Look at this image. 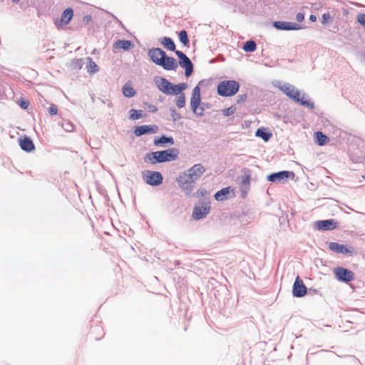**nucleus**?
I'll list each match as a JSON object with an SVG mask.
<instances>
[{
    "label": "nucleus",
    "instance_id": "nucleus-35",
    "mask_svg": "<svg viewBox=\"0 0 365 365\" xmlns=\"http://www.w3.org/2000/svg\"><path fill=\"white\" fill-rule=\"evenodd\" d=\"M357 21L365 28V14H359L357 16Z\"/></svg>",
    "mask_w": 365,
    "mask_h": 365
},
{
    "label": "nucleus",
    "instance_id": "nucleus-26",
    "mask_svg": "<svg viewBox=\"0 0 365 365\" xmlns=\"http://www.w3.org/2000/svg\"><path fill=\"white\" fill-rule=\"evenodd\" d=\"M96 63L91 58H88L87 71L90 73H93L98 71Z\"/></svg>",
    "mask_w": 365,
    "mask_h": 365
},
{
    "label": "nucleus",
    "instance_id": "nucleus-16",
    "mask_svg": "<svg viewBox=\"0 0 365 365\" xmlns=\"http://www.w3.org/2000/svg\"><path fill=\"white\" fill-rule=\"evenodd\" d=\"M158 130V127L156 125H140L137 126L135 128L134 133L136 136H140L143 134L153 133H155Z\"/></svg>",
    "mask_w": 365,
    "mask_h": 365
},
{
    "label": "nucleus",
    "instance_id": "nucleus-3",
    "mask_svg": "<svg viewBox=\"0 0 365 365\" xmlns=\"http://www.w3.org/2000/svg\"><path fill=\"white\" fill-rule=\"evenodd\" d=\"M205 172V168L202 164H195L180 176V187L185 189V184H192L199 179Z\"/></svg>",
    "mask_w": 365,
    "mask_h": 365
},
{
    "label": "nucleus",
    "instance_id": "nucleus-13",
    "mask_svg": "<svg viewBox=\"0 0 365 365\" xmlns=\"http://www.w3.org/2000/svg\"><path fill=\"white\" fill-rule=\"evenodd\" d=\"M210 206H195L193 208L192 216L195 220H198L205 217L210 212Z\"/></svg>",
    "mask_w": 365,
    "mask_h": 365
},
{
    "label": "nucleus",
    "instance_id": "nucleus-31",
    "mask_svg": "<svg viewBox=\"0 0 365 365\" xmlns=\"http://www.w3.org/2000/svg\"><path fill=\"white\" fill-rule=\"evenodd\" d=\"M179 38L183 45L187 46L188 44L189 39L187 37V34L185 31L183 30L179 33Z\"/></svg>",
    "mask_w": 365,
    "mask_h": 365
},
{
    "label": "nucleus",
    "instance_id": "nucleus-38",
    "mask_svg": "<svg viewBox=\"0 0 365 365\" xmlns=\"http://www.w3.org/2000/svg\"><path fill=\"white\" fill-rule=\"evenodd\" d=\"M19 105L22 108L26 109L29 106V102L27 100H21Z\"/></svg>",
    "mask_w": 365,
    "mask_h": 365
},
{
    "label": "nucleus",
    "instance_id": "nucleus-25",
    "mask_svg": "<svg viewBox=\"0 0 365 365\" xmlns=\"http://www.w3.org/2000/svg\"><path fill=\"white\" fill-rule=\"evenodd\" d=\"M314 137L317 143L319 145H324L327 142L329 141V138L320 131L316 132L314 133Z\"/></svg>",
    "mask_w": 365,
    "mask_h": 365
},
{
    "label": "nucleus",
    "instance_id": "nucleus-12",
    "mask_svg": "<svg viewBox=\"0 0 365 365\" xmlns=\"http://www.w3.org/2000/svg\"><path fill=\"white\" fill-rule=\"evenodd\" d=\"M290 175L294 176V173L289 171H281L269 175L267 179L271 182H282L287 181Z\"/></svg>",
    "mask_w": 365,
    "mask_h": 365
},
{
    "label": "nucleus",
    "instance_id": "nucleus-7",
    "mask_svg": "<svg viewBox=\"0 0 365 365\" xmlns=\"http://www.w3.org/2000/svg\"><path fill=\"white\" fill-rule=\"evenodd\" d=\"M175 54L179 58V65L185 69V76L189 77L193 71V65L190 59L182 51H176Z\"/></svg>",
    "mask_w": 365,
    "mask_h": 365
},
{
    "label": "nucleus",
    "instance_id": "nucleus-4",
    "mask_svg": "<svg viewBox=\"0 0 365 365\" xmlns=\"http://www.w3.org/2000/svg\"><path fill=\"white\" fill-rule=\"evenodd\" d=\"M279 89L288 97L297 103H299L302 106L307 107H314V104L308 100L304 99V96H301L299 91L290 84H284L279 87Z\"/></svg>",
    "mask_w": 365,
    "mask_h": 365
},
{
    "label": "nucleus",
    "instance_id": "nucleus-44",
    "mask_svg": "<svg viewBox=\"0 0 365 365\" xmlns=\"http://www.w3.org/2000/svg\"><path fill=\"white\" fill-rule=\"evenodd\" d=\"M98 330L100 332L103 333V331H102V329H101V328H98Z\"/></svg>",
    "mask_w": 365,
    "mask_h": 365
},
{
    "label": "nucleus",
    "instance_id": "nucleus-27",
    "mask_svg": "<svg viewBox=\"0 0 365 365\" xmlns=\"http://www.w3.org/2000/svg\"><path fill=\"white\" fill-rule=\"evenodd\" d=\"M154 143L155 145L164 144V143H169L170 145H173L174 140L172 137L168 138V137H165V136H162L161 138H160L158 139H155Z\"/></svg>",
    "mask_w": 365,
    "mask_h": 365
},
{
    "label": "nucleus",
    "instance_id": "nucleus-2",
    "mask_svg": "<svg viewBox=\"0 0 365 365\" xmlns=\"http://www.w3.org/2000/svg\"><path fill=\"white\" fill-rule=\"evenodd\" d=\"M178 151L177 149L170 148L165 150L148 153L145 157V161L152 164L166 161H173L178 158Z\"/></svg>",
    "mask_w": 365,
    "mask_h": 365
},
{
    "label": "nucleus",
    "instance_id": "nucleus-10",
    "mask_svg": "<svg viewBox=\"0 0 365 365\" xmlns=\"http://www.w3.org/2000/svg\"><path fill=\"white\" fill-rule=\"evenodd\" d=\"M329 248L330 250L337 254L351 255L354 252V249L353 247L341 245L338 242H329Z\"/></svg>",
    "mask_w": 365,
    "mask_h": 365
},
{
    "label": "nucleus",
    "instance_id": "nucleus-18",
    "mask_svg": "<svg viewBox=\"0 0 365 365\" xmlns=\"http://www.w3.org/2000/svg\"><path fill=\"white\" fill-rule=\"evenodd\" d=\"M19 145L23 150L26 152H31L34 150L35 146L32 140L28 138L24 137V138L19 139Z\"/></svg>",
    "mask_w": 365,
    "mask_h": 365
},
{
    "label": "nucleus",
    "instance_id": "nucleus-14",
    "mask_svg": "<svg viewBox=\"0 0 365 365\" xmlns=\"http://www.w3.org/2000/svg\"><path fill=\"white\" fill-rule=\"evenodd\" d=\"M273 26L279 30H297L300 26L294 22L278 21L273 24Z\"/></svg>",
    "mask_w": 365,
    "mask_h": 365
},
{
    "label": "nucleus",
    "instance_id": "nucleus-39",
    "mask_svg": "<svg viewBox=\"0 0 365 365\" xmlns=\"http://www.w3.org/2000/svg\"><path fill=\"white\" fill-rule=\"evenodd\" d=\"M250 175H245L242 178V183L244 185H250Z\"/></svg>",
    "mask_w": 365,
    "mask_h": 365
},
{
    "label": "nucleus",
    "instance_id": "nucleus-30",
    "mask_svg": "<svg viewBox=\"0 0 365 365\" xmlns=\"http://www.w3.org/2000/svg\"><path fill=\"white\" fill-rule=\"evenodd\" d=\"M176 106L179 108H182L185 106V96L184 93H180L176 98Z\"/></svg>",
    "mask_w": 365,
    "mask_h": 365
},
{
    "label": "nucleus",
    "instance_id": "nucleus-6",
    "mask_svg": "<svg viewBox=\"0 0 365 365\" xmlns=\"http://www.w3.org/2000/svg\"><path fill=\"white\" fill-rule=\"evenodd\" d=\"M200 88L197 86L192 90L190 106L193 113L200 116L202 115L204 113V108L200 106Z\"/></svg>",
    "mask_w": 365,
    "mask_h": 365
},
{
    "label": "nucleus",
    "instance_id": "nucleus-42",
    "mask_svg": "<svg viewBox=\"0 0 365 365\" xmlns=\"http://www.w3.org/2000/svg\"><path fill=\"white\" fill-rule=\"evenodd\" d=\"M245 99H246V96L240 95V96H238L237 102L238 103L244 102Z\"/></svg>",
    "mask_w": 365,
    "mask_h": 365
},
{
    "label": "nucleus",
    "instance_id": "nucleus-23",
    "mask_svg": "<svg viewBox=\"0 0 365 365\" xmlns=\"http://www.w3.org/2000/svg\"><path fill=\"white\" fill-rule=\"evenodd\" d=\"M136 92L135 91V90L133 89V88L132 87L131 84L130 83H126L125 84V86L123 87V94L127 97V98H130V97H133L135 95Z\"/></svg>",
    "mask_w": 365,
    "mask_h": 365
},
{
    "label": "nucleus",
    "instance_id": "nucleus-29",
    "mask_svg": "<svg viewBox=\"0 0 365 365\" xmlns=\"http://www.w3.org/2000/svg\"><path fill=\"white\" fill-rule=\"evenodd\" d=\"M143 117V110L131 109L130 110V118L132 120H138Z\"/></svg>",
    "mask_w": 365,
    "mask_h": 365
},
{
    "label": "nucleus",
    "instance_id": "nucleus-15",
    "mask_svg": "<svg viewBox=\"0 0 365 365\" xmlns=\"http://www.w3.org/2000/svg\"><path fill=\"white\" fill-rule=\"evenodd\" d=\"M73 16V11L71 8L66 9L61 17V19L56 22L58 26H62L69 23Z\"/></svg>",
    "mask_w": 365,
    "mask_h": 365
},
{
    "label": "nucleus",
    "instance_id": "nucleus-8",
    "mask_svg": "<svg viewBox=\"0 0 365 365\" xmlns=\"http://www.w3.org/2000/svg\"><path fill=\"white\" fill-rule=\"evenodd\" d=\"M145 182L150 185H159L163 182V176L157 171L146 170L143 173Z\"/></svg>",
    "mask_w": 365,
    "mask_h": 365
},
{
    "label": "nucleus",
    "instance_id": "nucleus-33",
    "mask_svg": "<svg viewBox=\"0 0 365 365\" xmlns=\"http://www.w3.org/2000/svg\"><path fill=\"white\" fill-rule=\"evenodd\" d=\"M72 66L76 69H81L82 67V60L81 59H74L72 61Z\"/></svg>",
    "mask_w": 365,
    "mask_h": 365
},
{
    "label": "nucleus",
    "instance_id": "nucleus-41",
    "mask_svg": "<svg viewBox=\"0 0 365 365\" xmlns=\"http://www.w3.org/2000/svg\"><path fill=\"white\" fill-rule=\"evenodd\" d=\"M207 194V191L205 190H199L197 191L196 195L197 196H204Z\"/></svg>",
    "mask_w": 365,
    "mask_h": 365
},
{
    "label": "nucleus",
    "instance_id": "nucleus-22",
    "mask_svg": "<svg viewBox=\"0 0 365 365\" xmlns=\"http://www.w3.org/2000/svg\"><path fill=\"white\" fill-rule=\"evenodd\" d=\"M171 88L169 89V92H168V95H172V94H180L181 92L186 88V84L182 83L178 85H173L171 83Z\"/></svg>",
    "mask_w": 365,
    "mask_h": 365
},
{
    "label": "nucleus",
    "instance_id": "nucleus-1",
    "mask_svg": "<svg viewBox=\"0 0 365 365\" xmlns=\"http://www.w3.org/2000/svg\"><path fill=\"white\" fill-rule=\"evenodd\" d=\"M148 56L153 63L162 66L165 70L175 71L178 66V62L174 58L167 56L165 51L159 48L150 49Z\"/></svg>",
    "mask_w": 365,
    "mask_h": 365
},
{
    "label": "nucleus",
    "instance_id": "nucleus-21",
    "mask_svg": "<svg viewBox=\"0 0 365 365\" xmlns=\"http://www.w3.org/2000/svg\"><path fill=\"white\" fill-rule=\"evenodd\" d=\"M230 192V187H224L217 192L215 195V198L217 201H223L227 199V195Z\"/></svg>",
    "mask_w": 365,
    "mask_h": 365
},
{
    "label": "nucleus",
    "instance_id": "nucleus-28",
    "mask_svg": "<svg viewBox=\"0 0 365 365\" xmlns=\"http://www.w3.org/2000/svg\"><path fill=\"white\" fill-rule=\"evenodd\" d=\"M256 43L253 41H248L243 46V49L247 52H253L256 50Z\"/></svg>",
    "mask_w": 365,
    "mask_h": 365
},
{
    "label": "nucleus",
    "instance_id": "nucleus-45",
    "mask_svg": "<svg viewBox=\"0 0 365 365\" xmlns=\"http://www.w3.org/2000/svg\"><path fill=\"white\" fill-rule=\"evenodd\" d=\"M12 1H13L14 2H15V3H17V2H19L20 0H12Z\"/></svg>",
    "mask_w": 365,
    "mask_h": 365
},
{
    "label": "nucleus",
    "instance_id": "nucleus-19",
    "mask_svg": "<svg viewBox=\"0 0 365 365\" xmlns=\"http://www.w3.org/2000/svg\"><path fill=\"white\" fill-rule=\"evenodd\" d=\"M133 43L129 40H118L113 44L115 48H121L124 51H128L133 47Z\"/></svg>",
    "mask_w": 365,
    "mask_h": 365
},
{
    "label": "nucleus",
    "instance_id": "nucleus-40",
    "mask_svg": "<svg viewBox=\"0 0 365 365\" xmlns=\"http://www.w3.org/2000/svg\"><path fill=\"white\" fill-rule=\"evenodd\" d=\"M304 19V14L302 13H298L297 15H296V20L298 21V22H302Z\"/></svg>",
    "mask_w": 365,
    "mask_h": 365
},
{
    "label": "nucleus",
    "instance_id": "nucleus-17",
    "mask_svg": "<svg viewBox=\"0 0 365 365\" xmlns=\"http://www.w3.org/2000/svg\"><path fill=\"white\" fill-rule=\"evenodd\" d=\"M316 226L319 230H331L336 227V223L334 220H319Z\"/></svg>",
    "mask_w": 365,
    "mask_h": 365
},
{
    "label": "nucleus",
    "instance_id": "nucleus-43",
    "mask_svg": "<svg viewBox=\"0 0 365 365\" xmlns=\"http://www.w3.org/2000/svg\"><path fill=\"white\" fill-rule=\"evenodd\" d=\"M309 19L312 21V22H315L317 21V16L315 15H311L309 16Z\"/></svg>",
    "mask_w": 365,
    "mask_h": 365
},
{
    "label": "nucleus",
    "instance_id": "nucleus-36",
    "mask_svg": "<svg viewBox=\"0 0 365 365\" xmlns=\"http://www.w3.org/2000/svg\"><path fill=\"white\" fill-rule=\"evenodd\" d=\"M235 109L232 107L225 108L222 110V113L225 116L231 115L235 113Z\"/></svg>",
    "mask_w": 365,
    "mask_h": 365
},
{
    "label": "nucleus",
    "instance_id": "nucleus-34",
    "mask_svg": "<svg viewBox=\"0 0 365 365\" xmlns=\"http://www.w3.org/2000/svg\"><path fill=\"white\" fill-rule=\"evenodd\" d=\"M331 19V16L329 13H325L322 15V23L323 24H327Z\"/></svg>",
    "mask_w": 365,
    "mask_h": 365
},
{
    "label": "nucleus",
    "instance_id": "nucleus-32",
    "mask_svg": "<svg viewBox=\"0 0 365 365\" xmlns=\"http://www.w3.org/2000/svg\"><path fill=\"white\" fill-rule=\"evenodd\" d=\"M256 135L262 138L265 141H267L271 137L270 133H267L264 132V130H262V129H258L257 130Z\"/></svg>",
    "mask_w": 365,
    "mask_h": 365
},
{
    "label": "nucleus",
    "instance_id": "nucleus-20",
    "mask_svg": "<svg viewBox=\"0 0 365 365\" xmlns=\"http://www.w3.org/2000/svg\"><path fill=\"white\" fill-rule=\"evenodd\" d=\"M156 84L159 90L166 94L169 92V89L172 88L171 83L164 78H160L158 80Z\"/></svg>",
    "mask_w": 365,
    "mask_h": 365
},
{
    "label": "nucleus",
    "instance_id": "nucleus-37",
    "mask_svg": "<svg viewBox=\"0 0 365 365\" xmlns=\"http://www.w3.org/2000/svg\"><path fill=\"white\" fill-rule=\"evenodd\" d=\"M48 112L51 115H56L58 113V108L55 105H52L49 107Z\"/></svg>",
    "mask_w": 365,
    "mask_h": 365
},
{
    "label": "nucleus",
    "instance_id": "nucleus-9",
    "mask_svg": "<svg viewBox=\"0 0 365 365\" xmlns=\"http://www.w3.org/2000/svg\"><path fill=\"white\" fill-rule=\"evenodd\" d=\"M336 278L341 282H349L354 278L353 272L341 267H337L334 269Z\"/></svg>",
    "mask_w": 365,
    "mask_h": 365
},
{
    "label": "nucleus",
    "instance_id": "nucleus-24",
    "mask_svg": "<svg viewBox=\"0 0 365 365\" xmlns=\"http://www.w3.org/2000/svg\"><path fill=\"white\" fill-rule=\"evenodd\" d=\"M162 45L170 51H175V45L173 41L168 37H164L161 40Z\"/></svg>",
    "mask_w": 365,
    "mask_h": 365
},
{
    "label": "nucleus",
    "instance_id": "nucleus-5",
    "mask_svg": "<svg viewBox=\"0 0 365 365\" xmlns=\"http://www.w3.org/2000/svg\"><path fill=\"white\" fill-rule=\"evenodd\" d=\"M239 83L235 81H223L217 86V93L224 97L232 96L237 93Z\"/></svg>",
    "mask_w": 365,
    "mask_h": 365
},
{
    "label": "nucleus",
    "instance_id": "nucleus-11",
    "mask_svg": "<svg viewBox=\"0 0 365 365\" xmlns=\"http://www.w3.org/2000/svg\"><path fill=\"white\" fill-rule=\"evenodd\" d=\"M292 292L293 295L297 297H302L307 294V287L299 276L295 279Z\"/></svg>",
    "mask_w": 365,
    "mask_h": 365
}]
</instances>
